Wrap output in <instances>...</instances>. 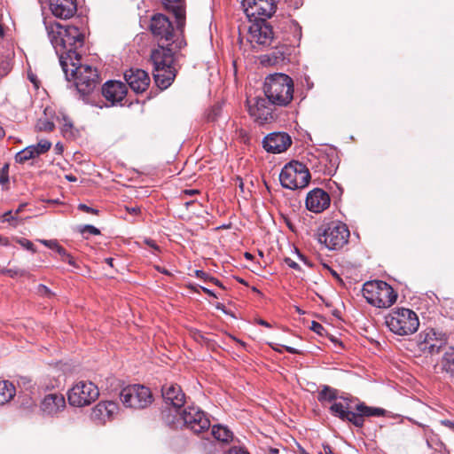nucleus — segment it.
<instances>
[{"label":"nucleus","mask_w":454,"mask_h":454,"mask_svg":"<svg viewBox=\"0 0 454 454\" xmlns=\"http://www.w3.org/2000/svg\"><path fill=\"white\" fill-rule=\"evenodd\" d=\"M293 79L286 74L275 73L266 76L263 82V97L247 98L249 115L260 125L278 119L277 107L287 106L294 98Z\"/></svg>","instance_id":"obj_1"},{"label":"nucleus","mask_w":454,"mask_h":454,"mask_svg":"<svg viewBox=\"0 0 454 454\" xmlns=\"http://www.w3.org/2000/svg\"><path fill=\"white\" fill-rule=\"evenodd\" d=\"M149 27L158 43V48L152 50L150 57H175L186 46L182 35L183 27H177L180 32L175 31L171 21L165 15L154 14Z\"/></svg>","instance_id":"obj_2"},{"label":"nucleus","mask_w":454,"mask_h":454,"mask_svg":"<svg viewBox=\"0 0 454 454\" xmlns=\"http://www.w3.org/2000/svg\"><path fill=\"white\" fill-rule=\"evenodd\" d=\"M59 65L67 81H74L77 92L86 104L102 108L91 99L95 89L99 84V75L97 69L88 64H82V59H59Z\"/></svg>","instance_id":"obj_3"},{"label":"nucleus","mask_w":454,"mask_h":454,"mask_svg":"<svg viewBox=\"0 0 454 454\" xmlns=\"http://www.w3.org/2000/svg\"><path fill=\"white\" fill-rule=\"evenodd\" d=\"M45 27L58 57H82L78 50L83 45L84 35L76 27L45 22Z\"/></svg>","instance_id":"obj_4"},{"label":"nucleus","mask_w":454,"mask_h":454,"mask_svg":"<svg viewBox=\"0 0 454 454\" xmlns=\"http://www.w3.org/2000/svg\"><path fill=\"white\" fill-rule=\"evenodd\" d=\"M362 293L367 302L377 308H388L397 298V294L392 286L381 280L364 283Z\"/></svg>","instance_id":"obj_5"},{"label":"nucleus","mask_w":454,"mask_h":454,"mask_svg":"<svg viewBox=\"0 0 454 454\" xmlns=\"http://www.w3.org/2000/svg\"><path fill=\"white\" fill-rule=\"evenodd\" d=\"M386 325L389 330L397 335L414 333L419 325L417 314L409 309H396L386 317Z\"/></svg>","instance_id":"obj_6"},{"label":"nucleus","mask_w":454,"mask_h":454,"mask_svg":"<svg viewBox=\"0 0 454 454\" xmlns=\"http://www.w3.org/2000/svg\"><path fill=\"white\" fill-rule=\"evenodd\" d=\"M310 177L309 168L303 163L296 160L286 163L279 174L281 185L289 190L306 187Z\"/></svg>","instance_id":"obj_7"},{"label":"nucleus","mask_w":454,"mask_h":454,"mask_svg":"<svg viewBox=\"0 0 454 454\" xmlns=\"http://www.w3.org/2000/svg\"><path fill=\"white\" fill-rule=\"evenodd\" d=\"M349 237V231L347 225L341 222H331L318 232V241L329 250L341 248Z\"/></svg>","instance_id":"obj_8"},{"label":"nucleus","mask_w":454,"mask_h":454,"mask_svg":"<svg viewBox=\"0 0 454 454\" xmlns=\"http://www.w3.org/2000/svg\"><path fill=\"white\" fill-rule=\"evenodd\" d=\"M120 399L128 408L144 409L153 402L150 389L142 385H129L120 392Z\"/></svg>","instance_id":"obj_9"},{"label":"nucleus","mask_w":454,"mask_h":454,"mask_svg":"<svg viewBox=\"0 0 454 454\" xmlns=\"http://www.w3.org/2000/svg\"><path fill=\"white\" fill-rule=\"evenodd\" d=\"M99 395L98 387L91 381H80L68 392V401L72 406L90 405Z\"/></svg>","instance_id":"obj_10"},{"label":"nucleus","mask_w":454,"mask_h":454,"mask_svg":"<svg viewBox=\"0 0 454 454\" xmlns=\"http://www.w3.org/2000/svg\"><path fill=\"white\" fill-rule=\"evenodd\" d=\"M180 419L187 429L194 434H200L207 431L210 427V421L205 412L197 406H187L178 411Z\"/></svg>","instance_id":"obj_11"},{"label":"nucleus","mask_w":454,"mask_h":454,"mask_svg":"<svg viewBox=\"0 0 454 454\" xmlns=\"http://www.w3.org/2000/svg\"><path fill=\"white\" fill-rule=\"evenodd\" d=\"M153 60V75L157 87L160 90L168 88L175 80L176 69L175 59H151Z\"/></svg>","instance_id":"obj_12"},{"label":"nucleus","mask_w":454,"mask_h":454,"mask_svg":"<svg viewBox=\"0 0 454 454\" xmlns=\"http://www.w3.org/2000/svg\"><path fill=\"white\" fill-rule=\"evenodd\" d=\"M447 340L445 333L430 329L419 333L417 345L421 352L434 355L438 354L446 346Z\"/></svg>","instance_id":"obj_13"},{"label":"nucleus","mask_w":454,"mask_h":454,"mask_svg":"<svg viewBox=\"0 0 454 454\" xmlns=\"http://www.w3.org/2000/svg\"><path fill=\"white\" fill-rule=\"evenodd\" d=\"M248 22L250 25L247 27V40L252 44H270L273 38V31L267 20L252 18V20H248Z\"/></svg>","instance_id":"obj_14"},{"label":"nucleus","mask_w":454,"mask_h":454,"mask_svg":"<svg viewBox=\"0 0 454 454\" xmlns=\"http://www.w3.org/2000/svg\"><path fill=\"white\" fill-rule=\"evenodd\" d=\"M242 6L248 20L252 18L267 20L276 12L274 0H242Z\"/></svg>","instance_id":"obj_15"},{"label":"nucleus","mask_w":454,"mask_h":454,"mask_svg":"<svg viewBox=\"0 0 454 454\" xmlns=\"http://www.w3.org/2000/svg\"><path fill=\"white\" fill-rule=\"evenodd\" d=\"M291 137L286 132H272L262 140L264 150L270 153H281L291 145Z\"/></svg>","instance_id":"obj_16"},{"label":"nucleus","mask_w":454,"mask_h":454,"mask_svg":"<svg viewBox=\"0 0 454 454\" xmlns=\"http://www.w3.org/2000/svg\"><path fill=\"white\" fill-rule=\"evenodd\" d=\"M124 79L136 93L144 92L150 84L148 74L142 69L131 67L124 72Z\"/></svg>","instance_id":"obj_17"},{"label":"nucleus","mask_w":454,"mask_h":454,"mask_svg":"<svg viewBox=\"0 0 454 454\" xmlns=\"http://www.w3.org/2000/svg\"><path fill=\"white\" fill-rule=\"evenodd\" d=\"M66 408V400L63 395L51 393L46 395L41 402L40 410L44 416L56 417Z\"/></svg>","instance_id":"obj_18"},{"label":"nucleus","mask_w":454,"mask_h":454,"mask_svg":"<svg viewBox=\"0 0 454 454\" xmlns=\"http://www.w3.org/2000/svg\"><path fill=\"white\" fill-rule=\"evenodd\" d=\"M330 202V196L326 192L315 188L307 194L305 204L308 210L321 213L329 207Z\"/></svg>","instance_id":"obj_19"},{"label":"nucleus","mask_w":454,"mask_h":454,"mask_svg":"<svg viewBox=\"0 0 454 454\" xmlns=\"http://www.w3.org/2000/svg\"><path fill=\"white\" fill-rule=\"evenodd\" d=\"M162 397L167 405H171L176 411L182 410L185 403V395L177 384H165L162 388Z\"/></svg>","instance_id":"obj_20"},{"label":"nucleus","mask_w":454,"mask_h":454,"mask_svg":"<svg viewBox=\"0 0 454 454\" xmlns=\"http://www.w3.org/2000/svg\"><path fill=\"white\" fill-rule=\"evenodd\" d=\"M340 398L343 399L344 403H333V404L329 407L331 414L339 418L342 421H348L354 426H360L362 424L360 417L355 415L354 411H349V399L345 397Z\"/></svg>","instance_id":"obj_21"},{"label":"nucleus","mask_w":454,"mask_h":454,"mask_svg":"<svg viewBox=\"0 0 454 454\" xmlns=\"http://www.w3.org/2000/svg\"><path fill=\"white\" fill-rule=\"evenodd\" d=\"M127 94L126 85L118 81H107L102 87V95L112 106L121 102Z\"/></svg>","instance_id":"obj_22"},{"label":"nucleus","mask_w":454,"mask_h":454,"mask_svg":"<svg viewBox=\"0 0 454 454\" xmlns=\"http://www.w3.org/2000/svg\"><path fill=\"white\" fill-rule=\"evenodd\" d=\"M49 6L55 17L63 20L73 17L77 11L75 0H49Z\"/></svg>","instance_id":"obj_23"},{"label":"nucleus","mask_w":454,"mask_h":454,"mask_svg":"<svg viewBox=\"0 0 454 454\" xmlns=\"http://www.w3.org/2000/svg\"><path fill=\"white\" fill-rule=\"evenodd\" d=\"M317 165L312 166L317 172L323 173L326 176H333L335 174L339 165V159L335 153H320L317 156Z\"/></svg>","instance_id":"obj_24"},{"label":"nucleus","mask_w":454,"mask_h":454,"mask_svg":"<svg viewBox=\"0 0 454 454\" xmlns=\"http://www.w3.org/2000/svg\"><path fill=\"white\" fill-rule=\"evenodd\" d=\"M165 8L171 12L176 18V27H184L185 24V11L181 0H162Z\"/></svg>","instance_id":"obj_25"},{"label":"nucleus","mask_w":454,"mask_h":454,"mask_svg":"<svg viewBox=\"0 0 454 454\" xmlns=\"http://www.w3.org/2000/svg\"><path fill=\"white\" fill-rule=\"evenodd\" d=\"M211 434L215 440L222 442H228L233 437L232 432L228 427L222 425L213 426Z\"/></svg>","instance_id":"obj_26"},{"label":"nucleus","mask_w":454,"mask_h":454,"mask_svg":"<svg viewBox=\"0 0 454 454\" xmlns=\"http://www.w3.org/2000/svg\"><path fill=\"white\" fill-rule=\"evenodd\" d=\"M15 395V387L9 381L0 382V405L8 403Z\"/></svg>","instance_id":"obj_27"},{"label":"nucleus","mask_w":454,"mask_h":454,"mask_svg":"<svg viewBox=\"0 0 454 454\" xmlns=\"http://www.w3.org/2000/svg\"><path fill=\"white\" fill-rule=\"evenodd\" d=\"M442 367L450 376L454 377V347H450L445 351L442 360Z\"/></svg>","instance_id":"obj_28"},{"label":"nucleus","mask_w":454,"mask_h":454,"mask_svg":"<svg viewBox=\"0 0 454 454\" xmlns=\"http://www.w3.org/2000/svg\"><path fill=\"white\" fill-rule=\"evenodd\" d=\"M338 399V391L327 385L323 386L322 389L318 392L317 400L324 403L325 402H335Z\"/></svg>","instance_id":"obj_29"},{"label":"nucleus","mask_w":454,"mask_h":454,"mask_svg":"<svg viewBox=\"0 0 454 454\" xmlns=\"http://www.w3.org/2000/svg\"><path fill=\"white\" fill-rule=\"evenodd\" d=\"M37 156L38 152L35 147L29 145L16 153L15 160L16 162L22 164L28 160L35 159Z\"/></svg>","instance_id":"obj_30"},{"label":"nucleus","mask_w":454,"mask_h":454,"mask_svg":"<svg viewBox=\"0 0 454 454\" xmlns=\"http://www.w3.org/2000/svg\"><path fill=\"white\" fill-rule=\"evenodd\" d=\"M106 409L103 402L98 403L92 410L91 417L95 420L105 423L106 421Z\"/></svg>","instance_id":"obj_31"},{"label":"nucleus","mask_w":454,"mask_h":454,"mask_svg":"<svg viewBox=\"0 0 454 454\" xmlns=\"http://www.w3.org/2000/svg\"><path fill=\"white\" fill-rule=\"evenodd\" d=\"M356 411L355 415L360 417L362 420V424L360 426H356V427H363L364 424V417H370L369 411H370V406H367L364 403H359L356 405Z\"/></svg>","instance_id":"obj_32"},{"label":"nucleus","mask_w":454,"mask_h":454,"mask_svg":"<svg viewBox=\"0 0 454 454\" xmlns=\"http://www.w3.org/2000/svg\"><path fill=\"white\" fill-rule=\"evenodd\" d=\"M55 128L54 122L49 118H40L37 121L35 129L39 131H52Z\"/></svg>","instance_id":"obj_33"},{"label":"nucleus","mask_w":454,"mask_h":454,"mask_svg":"<svg viewBox=\"0 0 454 454\" xmlns=\"http://www.w3.org/2000/svg\"><path fill=\"white\" fill-rule=\"evenodd\" d=\"M222 114V106L220 104H216L213 106L208 112L207 113V121L209 122H215L218 120Z\"/></svg>","instance_id":"obj_34"},{"label":"nucleus","mask_w":454,"mask_h":454,"mask_svg":"<svg viewBox=\"0 0 454 454\" xmlns=\"http://www.w3.org/2000/svg\"><path fill=\"white\" fill-rule=\"evenodd\" d=\"M73 122L65 114H63L61 119V132L65 137L72 136Z\"/></svg>","instance_id":"obj_35"},{"label":"nucleus","mask_w":454,"mask_h":454,"mask_svg":"<svg viewBox=\"0 0 454 454\" xmlns=\"http://www.w3.org/2000/svg\"><path fill=\"white\" fill-rule=\"evenodd\" d=\"M57 253L61 256L62 261L67 262L69 265H71L74 268L78 267L73 256L70 254H68L64 247H58Z\"/></svg>","instance_id":"obj_36"},{"label":"nucleus","mask_w":454,"mask_h":454,"mask_svg":"<svg viewBox=\"0 0 454 454\" xmlns=\"http://www.w3.org/2000/svg\"><path fill=\"white\" fill-rule=\"evenodd\" d=\"M0 274L8 275L11 278H16L19 276L20 277L25 276V275H27V272H26V270H20L18 268H13V269H4H4L0 270Z\"/></svg>","instance_id":"obj_37"},{"label":"nucleus","mask_w":454,"mask_h":454,"mask_svg":"<svg viewBox=\"0 0 454 454\" xmlns=\"http://www.w3.org/2000/svg\"><path fill=\"white\" fill-rule=\"evenodd\" d=\"M33 147L38 152V156L45 153L51 147V143L48 140L43 139L39 141L36 145H33Z\"/></svg>","instance_id":"obj_38"},{"label":"nucleus","mask_w":454,"mask_h":454,"mask_svg":"<svg viewBox=\"0 0 454 454\" xmlns=\"http://www.w3.org/2000/svg\"><path fill=\"white\" fill-rule=\"evenodd\" d=\"M103 403L107 408V409H106L105 411H106V420H109L118 409L117 403L114 402H112V401L103 402Z\"/></svg>","instance_id":"obj_39"},{"label":"nucleus","mask_w":454,"mask_h":454,"mask_svg":"<svg viewBox=\"0 0 454 454\" xmlns=\"http://www.w3.org/2000/svg\"><path fill=\"white\" fill-rule=\"evenodd\" d=\"M103 403L107 408V409H106L105 411H106V420H109L118 409L117 403L114 402H112V401L103 402Z\"/></svg>","instance_id":"obj_40"},{"label":"nucleus","mask_w":454,"mask_h":454,"mask_svg":"<svg viewBox=\"0 0 454 454\" xmlns=\"http://www.w3.org/2000/svg\"><path fill=\"white\" fill-rule=\"evenodd\" d=\"M80 231L82 235L86 236V238H88V236H90V235L100 234V231L98 228H96L95 226L90 225V224L82 226L81 228Z\"/></svg>","instance_id":"obj_41"},{"label":"nucleus","mask_w":454,"mask_h":454,"mask_svg":"<svg viewBox=\"0 0 454 454\" xmlns=\"http://www.w3.org/2000/svg\"><path fill=\"white\" fill-rule=\"evenodd\" d=\"M18 243L27 250L31 251L33 253L35 252V246L30 240L27 239H19Z\"/></svg>","instance_id":"obj_42"},{"label":"nucleus","mask_w":454,"mask_h":454,"mask_svg":"<svg viewBox=\"0 0 454 454\" xmlns=\"http://www.w3.org/2000/svg\"><path fill=\"white\" fill-rule=\"evenodd\" d=\"M387 411L383 408L379 407H371L370 406V411L368 414H370V417H381L385 416Z\"/></svg>","instance_id":"obj_43"},{"label":"nucleus","mask_w":454,"mask_h":454,"mask_svg":"<svg viewBox=\"0 0 454 454\" xmlns=\"http://www.w3.org/2000/svg\"><path fill=\"white\" fill-rule=\"evenodd\" d=\"M310 329L319 335H323L325 332V327L318 322L312 321Z\"/></svg>","instance_id":"obj_44"},{"label":"nucleus","mask_w":454,"mask_h":454,"mask_svg":"<svg viewBox=\"0 0 454 454\" xmlns=\"http://www.w3.org/2000/svg\"><path fill=\"white\" fill-rule=\"evenodd\" d=\"M291 27L294 30V36L297 38L298 41H300L301 38V26L297 22L292 21Z\"/></svg>","instance_id":"obj_45"},{"label":"nucleus","mask_w":454,"mask_h":454,"mask_svg":"<svg viewBox=\"0 0 454 454\" xmlns=\"http://www.w3.org/2000/svg\"><path fill=\"white\" fill-rule=\"evenodd\" d=\"M27 79L34 84L35 88H39V81L30 69L27 71Z\"/></svg>","instance_id":"obj_46"},{"label":"nucleus","mask_w":454,"mask_h":454,"mask_svg":"<svg viewBox=\"0 0 454 454\" xmlns=\"http://www.w3.org/2000/svg\"><path fill=\"white\" fill-rule=\"evenodd\" d=\"M226 454H249L247 450L241 447H232L231 448Z\"/></svg>","instance_id":"obj_47"},{"label":"nucleus","mask_w":454,"mask_h":454,"mask_svg":"<svg viewBox=\"0 0 454 454\" xmlns=\"http://www.w3.org/2000/svg\"><path fill=\"white\" fill-rule=\"evenodd\" d=\"M41 242L56 252H58V247H60L56 240H41Z\"/></svg>","instance_id":"obj_48"},{"label":"nucleus","mask_w":454,"mask_h":454,"mask_svg":"<svg viewBox=\"0 0 454 454\" xmlns=\"http://www.w3.org/2000/svg\"><path fill=\"white\" fill-rule=\"evenodd\" d=\"M195 277L203 279L204 281H208L210 275H208L207 272L201 270H196L194 271Z\"/></svg>","instance_id":"obj_49"},{"label":"nucleus","mask_w":454,"mask_h":454,"mask_svg":"<svg viewBox=\"0 0 454 454\" xmlns=\"http://www.w3.org/2000/svg\"><path fill=\"white\" fill-rule=\"evenodd\" d=\"M78 208L83 212L90 213V214H98V209H95L93 207H90L85 204H79Z\"/></svg>","instance_id":"obj_50"},{"label":"nucleus","mask_w":454,"mask_h":454,"mask_svg":"<svg viewBox=\"0 0 454 454\" xmlns=\"http://www.w3.org/2000/svg\"><path fill=\"white\" fill-rule=\"evenodd\" d=\"M16 220V217L12 215V211H7L3 215V222L12 223Z\"/></svg>","instance_id":"obj_51"},{"label":"nucleus","mask_w":454,"mask_h":454,"mask_svg":"<svg viewBox=\"0 0 454 454\" xmlns=\"http://www.w3.org/2000/svg\"><path fill=\"white\" fill-rule=\"evenodd\" d=\"M285 262L292 269L294 270H301V267L300 265L295 262L294 261H293L291 258H286L285 259Z\"/></svg>","instance_id":"obj_52"},{"label":"nucleus","mask_w":454,"mask_h":454,"mask_svg":"<svg viewBox=\"0 0 454 454\" xmlns=\"http://www.w3.org/2000/svg\"><path fill=\"white\" fill-rule=\"evenodd\" d=\"M440 422L442 425H443L446 427L450 428V430L454 431V420L442 419Z\"/></svg>","instance_id":"obj_53"},{"label":"nucleus","mask_w":454,"mask_h":454,"mask_svg":"<svg viewBox=\"0 0 454 454\" xmlns=\"http://www.w3.org/2000/svg\"><path fill=\"white\" fill-rule=\"evenodd\" d=\"M38 290L40 293L43 294L44 295H47V296L51 295V290L44 285H39Z\"/></svg>","instance_id":"obj_54"},{"label":"nucleus","mask_w":454,"mask_h":454,"mask_svg":"<svg viewBox=\"0 0 454 454\" xmlns=\"http://www.w3.org/2000/svg\"><path fill=\"white\" fill-rule=\"evenodd\" d=\"M9 183V174L0 173V184H6Z\"/></svg>","instance_id":"obj_55"},{"label":"nucleus","mask_w":454,"mask_h":454,"mask_svg":"<svg viewBox=\"0 0 454 454\" xmlns=\"http://www.w3.org/2000/svg\"><path fill=\"white\" fill-rule=\"evenodd\" d=\"M126 210L132 215H137L140 213V207H126Z\"/></svg>","instance_id":"obj_56"},{"label":"nucleus","mask_w":454,"mask_h":454,"mask_svg":"<svg viewBox=\"0 0 454 454\" xmlns=\"http://www.w3.org/2000/svg\"><path fill=\"white\" fill-rule=\"evenodd\" d=\"M200 288H201V290L207 294V295L211 296V297H214V298H217L216 294H215L214 291L205 287V286H199Z\"/></svg>","instance_id":"obj_57"},{"label":"nucleus","mask_w":454,"mask_h":454,"mask_svg":"<svg viewBox=\"0 0 454 454\" xmlns=\"http://www.w3.org/2000/svg\"><path fill=\"white\" fill-rule=\"evenodd\" d=\"M285 348L286 350L290 353V354H293V355H295V354H299V350L293 348V347H289V346H285Z\"/></svg>","instance_id":"obj_58"},{"label":"nucleus","mask_w":454,"mask_h":454,"mask_svg":"<svg viewBox=\"0 0 454 454\" xmlns=\"http://www.w3.org/2000/svg\"><path fill=\"white\" fill-rule=\"evenodd\" d=\"M208 281H209V282H212L213 284H215V286H220V287H222V286H222V283H221L217 278H214V277H212V276H210V278H209V280H208Z\"/></svg>","instance_id":"obj_59"},{"label":"nucleus","mask_w":454,"mask_h":454,"mask_svg":"<svg viewBox=\"0 0 454 454\" xmlns=\"http://www.w3.org/2000/svg\"><path fill=\"white\" fill-rule=\"evenodd\" d=\"M155 269L160 273H163L165 275H170V272L168 270L161 268L160 266H155Z\"/></svg>","instance_id":"obj_60"},{"label":"nucleus","mask_w":454,"mask_h":454,"mask_svg":"<svg viewBox=\"0 0 454 454\" xmlns=\"http://www.w3.org/2000/svg\"><path fill=\"white\" fill-rule=\"evenodd\" d=\"M0 244L3 246H8L9 245L8 239L5 237L0 236Z\"/></svg>","instance_id":"obj_61"},{"label":"nucleus","mask_w":454,"mask_h":454,"mask_svg":"<svg viewBox=\"0 0 454 454\" xmlns=\"http://www.w3.org/2000/svg\"><path fill=\"white\" fill-rule=\"evenodd\" d=\"M257 324L265 327H270V325L263 319L257 320Z\"/></svg>","instance_id":"obj_62"},{"label":"nucleus","mask_w":454,"mask_h":454,"mask_svg":"<svg viewBox=\"0 0 454 454\" xmlns=\"http://www.w3.org/2000/svg\"><path fill=\"white\" fill-rule=\"evenodd\" d=\"M321 454H333L331 447L329 445H324V453Z\"/></svg>","instance_id":"obj_63"},{"label":"nucleus","mask_w":454,"mask_h":454,"mask_svg":"<svg viewBox=\"0 0 454 454\" xmlns=\"http://www.w3.org/2000/svg\"><path fill=\"white\" fill-rule=\"evenodd\" d=\"M194 339H195L196 340H203V339H204V337H203V335H202V333H201L200 332H196V333H194Z\"/></svg>","instance_id":"obj_64"}]
</instances>
